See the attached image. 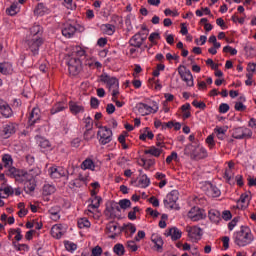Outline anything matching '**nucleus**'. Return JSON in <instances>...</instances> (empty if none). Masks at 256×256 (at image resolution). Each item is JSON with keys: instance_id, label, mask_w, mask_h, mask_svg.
<instances>
[{"instance_id": "1", "label": "nucleus", "mask_w": 256, "mask_h": 256, "mask_svg": "<svg viewBox=\"0 0 256 256\" xmlns=\"http://www.w3.org/2000/svg\"><path fill=\"white\" fill-rule=\"evenodd\" d=\"M7 175L12 177L18 183H23L25 193H33L35 191V187H37V182L35 181V176L33 175V171H25L19 170L17 168L8 169Z\"/></svg>"}, {"instance_id": "2", "label": "nucleus", "mask_w": 256, "mask_h": 256, "mask_svg": "<svg viewBox=\"0 0 256 256\" xmlns=\"http://www.w3.org/2000/svg\"><path fill=\"white\" fill-rule=\"evenodd\" d=\"M84 55L85 49L81 46L72 47V53L67 60L68 70L71 75H77L79 73V69H81V60L79 57H84Z\"/></svg>"}, {"instance_id": "3", "label": "nucleus", "mask_w": 256, "mask_h": 256, "mask_svg": "<svg viewBox=\"0 0 256 256\" xmlns=\"http://www.w3.org/2000/svg\"><path fill=\"white\" fill-rule=\"evenodd\" d=\"M233 240L238 247H247V245H251L255 241V236L249 226H242L240 231L234 233Z\"/></svg>"}, {"instance_id": "4", "label": "nucleus", "mask_w": 256, "mask_h": 256, "mask_svg": "<svg viewBox=\"0 0 256 256\" xmlns=\"http://www.w3.org/2000/svg\"><path fill=\"white\" fill-rule=\"evenodd\" d=\"M185 155L190 157L191 161H201L209 157V152L201 144H188L184 149Z\"/></svg>"}, {"instance_id": "5", "label": "nucleus", "mask_w": 256, "mask_h": 256, "mask_svg": "<svg viewBox=\"0 0 256 256\" xmlns=\"http://www.w3.org/2000/svg\"><path fill=\"white\" fill-rule=\"evenodd\" d=\"M100 81H102V83H105V85L107 86V89H109L113 99H115V97H118V95H119V80L117 78L110 76L107 73H103L100 76Z\"/></svg>"}, {"instance_id": "6", "label": "nucleus", "mask_w": 256, "mask_h": 256, "mask_svg": "<svg viewBox=\"0 0 256 256\" xmlns=\"http://www.w3.org/2000/svg\"><path fill=\"white\" fill-rule=\"evenodd\" d=\"M135 110L137 111L138 115L145 117L147 115L157 113V111H159V104L156 101H151L149 104L139 102L136 104Z\"/></svg>"}, {"instance_id": "7", "label": "nucleus", "mask_w": 256, "mask_h": 256, "mask_svg": "<svg viewBox=\"0 0 256 256\" xmlns=\"http://www.w3.org/2000/svg\"><path fill=\"white\" fill-rule=\"evenodd\" d=\"M101 203H103V200H99L97 198L89 199L88 206L85 210V215L96 220L100 219L101 210H99V208L101 207Z\"/></svg>"}, {"instance_id": "8", "label": "nucleus", "mask_w": 256, "mask_h": 256, "mask_svg": "<svg viewBox=\"0 0 256 256\" xmlns=\"http://www.w3.org/2000/svg\"><path fill=\"white\" fill-rule=\"evenodd\" d=\"M41 45H43V37H26L24 39V47L27 51L32 52V55H39Z\"/></svg>"}, {"instance_id": "9", "label": "nucleus", "mask_w": 256, "mask_h": 256, "mask_svg": "<svg viewBox=\"0 0 256 256\" xmlns=\"http://www.w3.org/2000/svg\"><path fill=\"white\" fill-rule=\"evenodd\" d=\"M97 139L100 145H107L113 141V131L107 126H99L97 132Z\"/></svg>"}, {"instance_id": "10", "label": "nucleus", "mask_w": 256, "mask_h": 256, "mask_svg": "<svg viewBox=\"0 0 256 256\" xmlns=\"http://www.w3.org/2000/svg\"><path fill=\"white\" fill-rule=\"evenodd\" d=\"M177 201H179V192L177 190H172L164 199V206L166 209H179Z\"/></svg>"}, {"instance_id": "11", "label": "nucleus", "mask_w": 256, "mask_h": 256, "mask_svg": "<svg viewBox=\"0 0 256 256\" xmlns=\"http://www.w3.org/2000/svg\"><path fill=\"white\" fill-rule=\"evenodd\" d=\"M178 73H179L182 81H184V83H186L187 87H193L195 85V82L193 79V74L191 73V70L187 69V67L179 66Z\"/></svg>"}, {"instance_id": "12", "label": "nucleus", "mask_w": 256, "mask_h": 256, "mask_svg": "<svg viewBox=\"0 0 256 256\" xmlns=\"http://www.w3.org/2000/svg\"><path fill=\"white\" fill-rule=\"evenodd\" d=\"M186 232L188 233L189 239L193 243H197V241H201V237H203V229L199 226H187Z\"/></svg>"}, {"instance_id": "13", "label": "nucleus", "mask_w": 256, "mask_h": 256, "mask_svg": "<svg viewBox=\"0 0 256 256\" xmlns=\"http://www.w3.org/2000/svg\"><path fill=\"white\" fill-rule=\"evenodd\" d=\"M187 217L190 221H201L207 217L205 210L195 206L188 211Z\"/></svg>"}, {"instance_id": "14", "label": "nucleus", "mask_w": 256, "mask_h": 256, "mask_svg": "<svg viewBox=\"0 0 256 256\" xmlns=\"http://www.w3.org/2000/svg\"><path fill=\"white\" fill-rule=\"evenodd\" d=\"M1 133L4 139H9V137L17 133V123L7 122L3 124Z\"/></svg>"}, {"instance_id": "15", "label": "nucleus", "mask_w": 256, "mask_h": 256, "mask_svg": "<svg viewBox=\"0 0 256 256\" xmlns=\"http://www.w3.org/2000/svg\"><path fill=\"white\" fill-rule=\"evenodd\" d=\"M143 31H145V33L139 32L130 39V45L132 47H137L139 49V47H141V45L145 43V41L147 40L148 31L146 28H144Z\"/></svg>"}, {"instance_id": "16", "label": "nucleus", "mask_w": 256, "mask_h": 256, "mask_svg": "<svg viewBox=\"0 0 256 256\" xmlns=\"http://www.w3.org/2000/svg\"><path fill=\"white\" fill-rule=\"evenodd\" d=\"M251 191H246L241 194L240 199L237 200V209H247L249 203H251Z\"/></svg>"}, {"instance_id": "17", "label": "nucleus", "mask_w": 256, "mask_h": 256, "mask_svg": "<svg viewBox=\"0 0 256 256\" xmlns=\"http://www.w3.org/2000/svg\"><path fill=\"white\" fill-rule=\"evenodd\" d=\"M253 132L249 128L238 127L233 130L232 136L234 139H245V137H252Z\"/></svg>"}, {"instance_id": "18", "label": "nucleus", "mask_w": 256, "mask_h": 256, "mask_svg": "<svg viewBox=\"0 0 256 256\" xmlns=\"http://www.w3.org/2000/svg\"><path fill=\"white\" fill-rule=\"evenodd\" d=\"M203 189L208 197H221V190L211 182H206Z\"/></svg>"}, {"instance_id": "19", "label": "nucleus", "mask_w": 256, "mask_h": 256, "mask_svg": "<svg viewBox=\"0 0 256 256\" xmlns=\"http://www.w3.org/2000/svg\"><path fill=\"white\" fill-rule=\"evenodd\" d=\"M151 242L153 243L154 251H157V253H163V245L165 242H163L161 235L153 233L151 235Z\"/></svg>"}, {"instance_id": "20", "label": "nucleus", "mask_w": 256, "mask_h": 256, "mask_svg": "<svg viewBox=\"0 0 256 256\" xmlns=\"http://www.w3.org/2000/svg\"><path fill=\"white\" fill-rule=\"evenodd\" d=\"M51 179H61L67 175V170L63 167L52 166L48 169Z\"/></svg>"}, {"instance_id": "21", "label": "nucleus", "mask_w": 256, "mask_h": 256, "mask_svg": "<svg viewBox=\"0 0 256 256\" xmlns=\"http://www.w3.org/2000/svg\"><path fill=\"white\" fill-rule=\"evenodd\" d=\"M0 113L2 116H4L5 119H11L13 116V109H11V106L9 103H7L5 100L0 98Z\"/></svg>"}, {"instance_id": "22", "label": "nucleus", "mask_w": 256, "mask_h": 256, "mask_svg": "<svg viewBox=\"0 0 256 256\" xmlns=\"http://www.w3.org/2000/svg\"><path fill=\"white\" fill-rule=\"evenodd\" d=\"M106 233L110 239H115L121 233V228L115 222H110L106 226Z\"/></svg>"}, {"instance_id": "23", "label": "nucleus", "mask_w": 256, "mask_h": 256, "mask_svg": "<svg viewBox=\"0 0 256 256\" xmlns=\"http://www.w3.org/2000/svg\"><path fill=\"white\" fill-rule=\"evenodd\" d=\"M67 232V228L63 227L62 224H55L51 228V235L54 239H61Z\"/></svg>"}, {"instance_id": "24", "label": "nucleus", "mask_w": 256, "mask_h": 256, "mask_svg": "<svg viewBox=\"0 0 256 256\" xmlns=\"http://www.w3.org/2000/svg\"><path fill=\"white\" fill-rule=\"evenodd\" d=\"M39 121H41V110L38 107H36L32 109L28 118V123L30 127H33V125L39 123Z\"/></svg>"}, {"instance_id": "25", "label": "nucleus", "mask_w": 256, "mask_h": 256, "mask_svg": "<svg viewBox=\"0 0 256 256\" xmlns=\"http://www.w3.org/2000/svg\"><path fill=\"white\" fill-rule=\"evenodd\" d=\"M183 232L177 227H172L165 231V236L170 237L172 241H178L180 237H182Z\"/></svg>"}, {"instance_id": "26", "label": "nucleus", "mask_w": 256, "mask_h": 256, "mask_svg": "<svg viewBox=\"0 0 256 256\" xmlns=\"http://www.w3.org/2000/svg\"><path fill=\"white\" fill-rule=\"evenodd\" d=\"M69 109L72 115H79V113H85V106L79 102H69Z\"/></svg>"}, {"instance_id": "27", "label": "nucleus", "mask_w": 256, "mask_h": 256, "mask_svg": "<svg viewBox=\"0 0 256 256\" xmlns=\"http://www.w3.org/2000/svg\"><path fill=\"white\" fill-rule=\"evenodd\" d=\"M90 198L89 199H98V200H103L101 196H99V191L101 189V184L99 182H94L90 184Z\"/></svg>"}, {"instance_id": "28", "label": "nucleus", "mask_w": 256, "mask_h": 256, "mask_svg": "<svg viewBox=\"0 0 256 256\" xmlns=\"http://www.w3.org/2000/svg\"><path fill=\"white\" fill-rule=\"evenodd\" d=\"M42 35H43V27H41V25L39 24H35L30 28L29 34L26 35V37H32V38L43 37Z\"/></svg>"}, {"instance_id": "29", "label": "nucleus", "mask_w": 256, "mask_h": 256, "mask_svg": "<svg viewBox=\"0 0 256 256\" xmlns=\"http://www.w3.org/2000/svg\"><path fill=\"white\" fill-rule=\"evenodd\" d=\"M76 32L77 28L71 24H65L64 28L62 29V35L67 39H71Z\"/></svg>"}, {"instance_id": "30", "label": "nucleus", "mask_w": 256, "mask_h": 256, "mask_svg": "<svg viewBox=\"0 0 256 256\" xmlns=\"http://www.w3.org/2000/svg\"><path fill=\"white\" fill-rule=\"evenodd\" d=\"M49 217L52 221H59L61 219V207L53 206L48 211Z\"/></svg>"}, {"instance_id": "31", "label": "nucleus", "mask_w": 256, "mask_h": 256, "mask_svg": "<svg viewBox=\"0 0 256 256\" xmlns=\"http://www.w3.org/2000/svg\"><path fill=\"white\" fill-rule=\"evenodd\" d=\"M228 129L229 127L227 126H216L214 128V133L219 141H223L225 139V135H227Z\"/></svg>"}, {"instance_id": "32", "label": "nucleus", "mask_w": 256, "mask_h": 256, "mask_svg": "<svg viewBox=\"0 0 256 256\" xmlns=\"http://www.w3.org/2000/svg\"><path fill=\"white\" fill-rule=\"evenodd\" d=\"M208 217L212 223H215L216 225L221 223V212L216 209H211L208 212Z\"/></svg>"}, {"instance_id": "33", "label": "nucleus", "mask_w": 256, "mask_h": 256, "mask_svg": "<svg viewBox=\"0 0 256 256\" xmlns=\"http://www.w3.org/2000/svg\"><path fill=\"white\" fill-rule=\"evenodd\" d=\"M49 13H51V10H49V8H47L43 3H39L34 10V14L39 15L40 17H43V15H49Z\"/></svg>"}, {"instance_id": "34", "label": "nucleus", "mask_w": 256, "mask_h": 256, "mask_svg": "<svg viewBox=\"0 0 256 256\" xmlns=\"http://www.w3.org/2000/svg\"><path fill=\"white\" fill-rule=\"evenodd\" d=\"M0 73L2 75H11L13 73V64L9 62L0 63Z\"/></svg>"}, {"instance_id": "35", "label": "nucleus", "mask_w": 256, "mask_h": 256, "mask_svg": "<svg viewBox=\"0 0 256 256\" xmlns=\"http://www.w3.org/2000/svg\"><path fill=\"white\" fill-rule=\"evenodd\" d=\"M80 167L83 171H95V162L91 158H88L81 163Z\"/></svg>"}, {"instance_id": "36", "label": "nucleus", "mask_w": 256, "mask_h": 256, "mask_svg": "<svg viewBox=\"0 0 256 256\" xmlns=\"http://www.w3.org/2000/svg\"><path fill=\"white\" fill-rule=\"evenodd\" d=\"M117 211H119L118 206L115 207L113 205H107L104 213H105L106 217L113 219V217H116Z\"/></svg>"}, {"instance_id": "37", "label": "nucleus", "mask_w": 256, "mask_h": 256, "mask_svg": "<svg viewBox=\"0 0 256 256\" xmlns=\"http://www.w3.org/2000/svg\"><path fill=\"white\" fill-rule=\"evenodd\" d=\"M145 155H152L153 157H161L163 153L162 148H157L156 146H151L149 149L144 151Z\"/></svg>"}, {"instance_id": "38", "label": "nucleus", "mask_w": 256, "mask_h": 256, "mask_svg": "<svg viewBox=\"0 0 256 256\" xmlns=\"http://www.w3.org/2000/svg\"><path fill=\"white\" fill-rule=\"evenodd\" d=\"M149 185H151V179H149L146 174L140 175L138 179V186L142 189H146V187H149Z\"/></svg>"}, {"instance_id": "39", "label": "nucleus", "mask_w": 256, "mask_h": 256, "mask_svg": "<svg viewBox=\"0 0 256 256\" xmlns=\"http://www.w3.org/2000/svg\"><path fill=\"white\" fill-rule=\"evenodd\" d=\"M55 191H57V188L55 187V185L44 184V186L42 188V195L47 197L49 195H53V193H55Z\"/></svg>"}, {"instance_id": "40", "label": "nucleus", "mask_w": 256, "mask_h": 256, "mask_svg": "<svg viewBox=\"0 0 256 256\" xmlns=\"http://www.w3.org/2000/svg\"><path fill=\"white\" fill-rule=\"evenodd\" d=\"M85 127L87 128V131L84 133V139H86V141H89V139L92 138L89 137V133L91 131V128L93 127V120L89 116L85 118Z\"/></svg>"}, {"instance_id": "41", "label": "nucleus", "mask_w": 256, "mask_h": 256, "mask_svg": "<svg viewBox=\"0 0 256 256\" xmlns=\"http://www.w3.org/2000/svg\"><path fill=\"white\" fill-rule=\"evenodd\" d=\"M19 11H21V5H19L17 2H13L11 6L6 10V13L8 15L14 16L17 15Z\"/></svg>"}, {"instance_id": "42", "label": "nucleus", "mask_w": 256, "mask_h": 256, "mask_svg": "<svg viewBox=\"0 0 256 256\" xmlns=\"http://www.w3.org/2000/svg\"><path fill=\"white\" fill-rule=\"evenodd\" d=\"M153 137H155V134L146 127L140 134L139 139L140 141H147V139H153Z\"/></svg>"}, {"instance_id": "43", "label": "nucleus", "mask_w": 256, "mask_h": 256, "mask_svg": "<svg viewBox=\"0 0 256 256\" xmlns=\"http://www.w3.org/2000/svg\"><path fill=\"white\" fill-rule=\"evenodd\" d=\"M101 31L104 35H114L115 34V25L112 24H103L101 26Z\"/></svg>"}, {"instance_id": "44", "label": "nucleus", "mask_w": 256, "mask_h": 256, "mask_svg": "<svg viewBox=\"0 0 256 256\" xmlns=\"http://www.w3.org/2000/svg\"><path fill=\"white\" fill-rule=\"evenodd\" d=\"M181 113L183 119H189L191 117V104L185 103L181 106Z\"/></svg>"}, {"instance_id": "45", "label": "nucleus", "mask_w": 256, "mask_h": 256, "mask_svg": "<svg viewBox=\"0 0 256 256\" xmlns=\"http://www.w3.org/2000/svg\"><path fill=\"white\" fill-rule=\"evenodd\" d=\"M38 145L42 151H51V142L45 138H39Z\"/></svg>"}, {"instance_id": "46", "label": "nucleus", "mask_w": 256, "mask_h": 256, "mask_svg": "<svg viewBox=\"0 0 256 256\" xmlns=\"http://www.w3.org/2000/svg\"><path fill=\"white\" fill-rule=\"evenodd\" d=\"M2 161L4 163V167H7L8 169H15V167H11L13 165V158L9 154H5L2 157Z\"/></svg>"}, {"instance_id": "47", "label": "nucleus", "mask_w": 256, "mask_h": 256, "mask_svg": "<svg viewBox=\"0 0 256 256\" xmlns=\"http://www.w3.org/2000/svg\"><path fill=\"white\" fill-rule=\"evenodd\" d=\"M79 229H89L91 227V222L87 218H80L78 220Z\"/></svg>"}, {"instance_id": "48", "label": "nucleus", "mask_w": 256, "mask_h": 256, "mask_svg": "<svg viewBox=\"0 0 256 256\" xmlns=\"http://www.w3.org/2000/svg\"><path fill=\"white\" fill-rule=\"evenodd\" d=\"M113 252L118 256L125 255V246H123L121 243H118L114 245Z\"/></svg>"}, {"instance_id": "49", "label": "nucleus", "mask_w": 256, "mask_h": 256, "mask_svg": "<svg viewBox=\"0 0 256 256\" xmlns=\"http://www.w3.org/2000/svg\"><path fill=\"white\" fill-rule=\"evenodd\" d=\"M126 249H128V251H131L132 253H135V251L139 249V246L137 245V243H135V241L129 240L126 242Z\"/></svg>"}, {"instance_id": "50", "label": "nucleus", "mask_w": 256, "mask_h": 256, "mask_svg": "<svg viewBox=\"0 0 256 256\" xmlns=\"http://www.w3.org/2000/svg\"><path fill=\"white\" fill-rule=\"evenodd\" d=\"M68 187L70 189H79V188L83 187V184L80 182L79 178H76L69 182Z\"/></svg>"}, {"instance_id": "51", "label": "nucleus", "mask_w": 256, "mask_h": 256, "mask_svg": "<svg viewBox=\"0 0 256 256\" xmlns=\"http://www.w3.org/2000/svg\"><path fill=\"white\" fill-rule=\"evenodd\" d=\"M159 39H161V34H159V32L151 33L149 36V41L152 45H157V41H159Z\"/></svg>"}, {"instance_id": "52", "label": "nucleus", "mask_w": 256, "mask_h": 256, "mask_svg": "<svg viewBox=\"0 0 256 256\" xmlns=\"http://www.w3.org/2000/svg\"><path fill=\"white\" fill-rule=\"evenodd\" d=\"M78 179L80 180L82 185H87V183H89V181H91V177H89V174L87 173H80L78 176Z\"/></svg>"}, {"instance_id": "53", "label": "nucleus", "mask_w": 256, "mask_h": 256, "mask_svg": "<svg viewBox=\"0 0 256 256\" xmlns=\"http://www.w3.org/2000/svg\"><path fill=\"white\" fill-rule=\"evenodd\" d=\"M13 245L16 251H23L24 253H27V251H29V245L27 244H17L13 242Z\"/></svg>"}, {"instance_id": "54", "label": "nucleus", "mask_w": 256, "mask_h": 256, "mask_svg": "<svg viewBox=\"0 0 256 256\" xmlns=\"http://www.w3.org/2000/svg\"><path fill=\"white\" fill-rule=\"evenodd\" d=\"M64 246H65V249L67 251H70L71 253H73V251H77V244H75L71 241L64 242Z\"/></svg>"}, {"instance_id": "55", "label": "nucleus", "mask_w": 256, "mask_h": 256, "mask_svg": "<svg viewBox=\"0 0 256 256\" xmlns=\"http://www.w3.org/2000/svg\"><path fill=\"white\" fill-rule=\"evenodd\" d=\"M205 141L209 149H213L215 147V137L213 134H210Z\"/></svg>"}, {"instance_id": "56", "label": "nucleus", "mask_w": 256, "mask_h": 256, "mask_svg": "<svg viewBox=\"0 0 256 256\" xmlns=\"http://www.w3.org/2000/svg\"><path fill=\"white\" fill-rule=\"evenodd\" d=\"M65 109V106H63L62 103L56 104L52 109H51V115H55L56 113H61Z\"/></svg>"}, {"instance_id": "57", "label": "nucleus", "mask_w": 256, "mask_h": 256, "mask_svg": "<svg viewBox=\"0 0 256 256\" xmlns=\"http://www.w3.org/2000/svg\"><path fill=\"white\" fill-rule=\"evenodd\" d=\"M138 211L139 207H134L133 210L128 213V219H130V221H135L137 219Z\"/></svg>"}, {"instance_id": "58", "label": "nucleus", "mask_w": 256, "mask_h": 256, "mask_svg": "<svg viewBox=\"0 0 256 256\" xmlns=\"http://www.w3.org/2000/svg\"><path fill=\"white\" fill-rule=\"evenodd\" d=\"M119 206L121 207V209H129V207H131V200L129 199L120 200Z\"/></svg>"}, {"instance_id": "59", "label": "nucleus", "mask_w": 256, "mask_h": 256, "mask_svg": "<svg viewBox=\"0 0 256 256\" xmlns=\"http://www.w3.org/2000/svg\"><path fill=\"white\" fill-rule=\"evenodd\" d=\"M64 7H66V9H70V11H73V9H76L77 5L73 3V0H64Z\"/></svg>"}, {"instance_id": "60", "label": "nucleus", "mask_w": 256, "mask_h": 256, "mask_svg": "<svg viewBox=\"0 0 256 256\" xmlns=\"http://www.w3.org/2000/svg\"><path fill=\"white\" fill-rule=\"evenodd\" d=\"M235 176V174L233 173V170L231 169H226L225 173H224V178L226 179V181H228V183H230L231 179Z\"/></svg>"}, {"instance_id": "61", "label": "nucleus", "mask_w": 256, "mask_h": 256, "mask_svg": "<svg viewBox=\"0 0 256 256\" xmlns=\"http://www.w3.org/2000/svg\"><path fill=\"white\" fill-rule=\"evenodd\" d=\"M223 53H230V55H237V49L227 45L223 48Z\"/></svg>"}, {"instance_id": "62", "label": "nucleus", "mask_w": 256, "mask_h": 256, "mask_svg": "<svg viewBox=\"0 0 256 256\" xmlns=\"http://www.w3.org/2000/svg\"><path fill=\"white\" fill-rule=\"evenodd\" d=\"M142 163H143V167L144 169H149V167H153V165H155V160H145V159H142Z\"/></svg>"}, {"instance_id": "63", "label": "nucleus", "mask_w": 256, "mask_h": 256, "mask_svg": "<svg viewBox=\"0 0 256 256\" xmlns=\"http://www.w3.org/2000/svg\"><path fill=\"white\" fill-rule=\"evenodd\" d=\"M230 107L227 103H221L219 106V113L225 114L229 111Z\"/></svg>"}, {"instance_id": "64", "label": "nucleus", "mask_w": 256, "mask_h": 256, "mask_svg": "<svg viewBox=\"0 0 256 256\" xmlns=\"http://www.w3.org/2000/svg\"><path fill=\"white\" fill-rule=\"evenodd\" d=\"M208 43H212L214 47H221V43L217 42V37L215 35L209 37Z\"/></svg>"}]
</instances>
